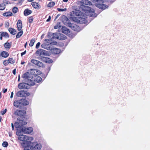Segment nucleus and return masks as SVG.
<instances>
[{
	"label": "nucleus",
	"mask_w": 150,
	"mask_h": 150,
	"mask_svg": "<svg viewBox=\"0 0 150 150\" xmlns=\"http://www.w3.org/2000/svg\"><path fill=\"white\" fill-rule=\"evenodd\" d=\"M22 77L25 79V82L27 83H20L18 86V88L19 89H28L29 88V86H33L35 85V83L33 81V79L31 80L30 78H33V76L30 73L28 72L24 74Z\"/></svg>",
	"instance_id": "nucleus-1"
},
{
	"label": "nucleus",
	"mask_w": 150,
	"mask_h": 150,
	"mask_svg": "<svg viewBox=\"0 0 150 150\" xmlns=\"http://www.w3.org/2000/svg\"><path fill=\"white\" fill-rule=\"evenodd\" d=\"M80 9H82L83 12H81L79 10H76L73 11L71 12V15L72 16H84L85 15L88 14V13L89 12L90 13L89 14V15L91 16H93V13H94V10L90 8L88 6H84L83 8L82 9H81V8Z\"/></svg>",
	"instance_id": "nucleus-2"
},
{
	"label": "nucleus",
	"mask_w": 150,
	"mask_h": 150,
	"mask_svg": "<svg viewBox=\"0 0 150 150\" xmlns=\"http://www.w3.org/2000/svg\"><path fill=\"white\" fill-rule=\"evenodd\" d=\"M90 13L89 12L88 13V14L85 15L84 16H81L79 17H76L75 16H71V17L70 19L71 20H72L75 22L79 23L80 24L86 23L87 22V20L85 18L86 17L87 15L91 17L89 15ZM93 14V17H96V16H95L94 12Z\"/></svg>",
	"instance_id": "nucleus-3"
},
{
	"label": "nucleus",
	"mask_w": 150,
	"mask_h": 150,
	"mask_svg": "<svg viewBox=\"0 0 150 150\" xmlns=\"http://www.w3.org/2000/svg\"><path fill=\"white\" fill-rule=\"evenodd\" d=\"M25 119L24 117H19L18 118V120L19 121L16 122L14 124L15 127L17 128H22V127L24 125H25L27 124V122L24 121Z\"/></svg>",
	"instance_id": "nucleus-4"
},
{
	"label": "nucleus",
	"mask_w": 150,
	"mask_h": 150,
	"mask_svg": "<svg viewBox=\"0 0 150 150\" xmlns=\"http://www.w3.org/2000/svg\"><path fill=\"white\" fill-rule=\"evenodd\" d=\"M95 1L96 2L95 4V6L100 9L104 10L108 7V5L103 4L102 0H95Z\"/></svg>",
	"instance_id": "nucleus-5"
},
{
	"label": "nucleus",
	"mask_w": 150,
	"mask_h": 150,
	"mask_svg": "<svg viewBox=\"0 0 150 150\" xmlns=\"http://www.w3.org/2000/svg\"><path fill=\"white\" fill-rule=\"evenodd\" d=\"M30 149L32 150H40L42 146L40 143L37 142H31L30 143Z\"/></svg>",
	"instance_id": "nucleus-6"
},
{
	"label": "nucleus",
	"mask_w": 150,
	"mask_h": 150,
	"mask_svg": "<svg viewBox=\"0 0 150 150\" xmlns=\"http://www.w3.org/2000/svg\"><path fill=\"white\" fill-rule=\"evenodd\" d=\"M36 54L39 55L41 56H49L50 55V53L42 49H39L38 50Z\"/></svg>",
	"instance_id": "nucleus-7"
},
{
	"label": "nucleus",
	"mask_w": 150,
	"mask_h": 150,
	"mask_svg": "<svg viewBox=\"0 0 150 150\" xmlns=\"http://www.w3.org/2000/svg\"><path fill=\"white\" fill-rule=\"evenodd\" d=\"M33 128L32 127L26 128L25 127H22L21 130L22 132L25 134H29L33 131Z\"/></svg>",
	"instance_id": "nucleus-8"
},
{
	"label": "nucleus",
	"mask_w": 150,
	"mask_h": 150,
	"mask_svg": "<svg viewBox=\"0 0 150 150\" xmlns=\"http://www.w3.org/2000/svg\"><path fill=\"white\" fill-rule=\"evenodd\" d=\"M30 95L29 93L24 91H18L16 93V96L18 97H25L28 96Z\"/></svg>",
	"instance_id": "nucleus-9"
},
{
	"label": "nucleus",
	"mask_w": 150,
	"mask_h": 150,
	"mask_svg": "<svg viewBox=\"0 0 150 150\" xmlns=\"http://www.w3.org/2000/svg\"><path fill=\"white\" fill-rule=\"evenodd\" d=\"M33 76V78H30L31 80H33V81L35 83V82H36L38 83H39L42 80V78L40 76L36 75V76H35L34 74H33L30 73Z\"/></svg>",
	"instance_id": "nucleus-10"
},
{
	"label": "nucleus",
	"mask_w": 150,
	"mask_h": 150,
	"mask_svg": "<svg viewBox=\"0 0 150 150\" xmlns=\"http://www.w3.org/2000/svg\"><path fill=\"white\" fill-rule=\"evenodd\" d=\"M25 113V112L24 110H16L14 113V114L16 115L20 116V117H24L23 115Z\"/></svg>",
	"instance_id": "nucleus-11"
},
{
	"label": "nucleus",
	"mask_w": 150,
	"mask_h": 150,
	"mask_svg": "<svg viewBox=\"0 0 150 150\" xmlns=\"http://www.w3.org/2000/svg\"><path fill=\"white\" fill-rule=\"evenodd\" d=\"M81 2L82 3L81 5L82 6L81 7V9H82L83 6H86L84 5H92L91 2L88 0H82Z\"/></svg>",
	"instance_id": "nucleus-12"
},
{
	"label": "nucleus",
	"mask_w": 150,
	"mask_h": 150,
	"mask_svg": "<svg viewBox=\"0 0 150 150\" xmlns=\"http://www.w3.org/2000/svg\"><path fill=\"white\" fill-rule=\"evenodd\" d=\"M13 105L17 108H21L22 107L21 100L15 101L13 103Z\"/></svg>",
	"instance_id": "nucleus-13"
},
{
	"label": "nucleus",
	"mask_w": 150,
	"mask_h": 150,
	"mask_svg": "<svg viewBox=\"0 0 150 150\" xmlns=\"http://www.w3.org/2000/svg\"><path fill=\"white\" fill-rule=\"evenodd\" d=\"M68 25L69 27H71L72 30L75 31H79V30L78 29L79 26L76 25L72 24L71 23H68Z\"/></svg>",
	"instance_id": "nucleus-14"
},
{
	"label": "nucleus",
	"mask_w": 150,
	"mask_h": 150,
	"mask_svg": "<svg viewBox=\"0 0 150 150\" xmlns=\"http://www.w3.org/2000/svg\"><path fill=\"white\" fill-rule=\"evenodd\" d=\"M62 32L66 35H69L70 33L69 30L67 27H63L62 28Z\"/></svg>",
	"instance_id": "nucleus-15"
},
{
	"label": "nucleus",
	"mask_w": 150,
	"mask_h": 150,
	"mask_svg": "<svg viewBox=\"0 0 150 150\" xmlns=\"http://www.w3.org/2000/svg\"><path fill=\"white\" fill-rule=\"evenodd\" d=\"M17 25L18 30L19 31L21 30L22 27V21L20 20H18Z\"/></svg>",
	"instance_id": "nucleus-16"
},
{
	"label": "nucleus",
	"mask_w": 150,
	"mask_h": 150,
	"mask_svg": "<svg viewBox=\"0 0 150 150\" xmlns=\"http://www.w3.org/2000/svg\"><path fill=\"white\" fill-rule=\"evenodd\" d=\"M16 134L17 135L19 136L18 138V139L21 141H24V135L21 134L20 132H16Z\"/></svg>",
	"instance_id": "nucleus-17"
},
{
	"label": "nucleus",
	"mask_w": 150,
	"mask_h": 150,
	"mask_svg": "<svg viewBox=\"0 0 150 150\" xmlns=\"http://www.w3.org/2000/svg\"><path fill=\"white\" fill-rule=\"evenodd\" d=\"M9 56L8 53L6 51H3L0 54V56L4 58H6Z\"/></svg>",
	"instance_id": "nucleus-18"
},
{
	"label": "nucleus",
	"mask_w": 150,
	"mask_h": 150,
	"mask_svg": "<svg viewBox=\"0 0 150 150\" xmlns=\"http://www.w3.org/2000/svg\"><path fill=\"white\" fill-rule=\"evenodd\" d=\"M58 34L59 35L58 37V39L64 40L66 39V37L63 34L59 33V34Z\"/></svg>",
	"instance_id": "nucleus-19"
},
{
	"label": "nucleus",
	"mask_w": 150,
	"mask_h": 150,
	"mask_svg": "<svg viewBox=\"0 0 150 150\" xmlns=\"http://www.w3.org/2000/svg\"><path fill=\"white\" fill-rule=\"evenodd\" d=\"M8 30L11 34L13 35H15L17 33V31L16 30L11 28H9L8 29Z\"/></svg>",
	"instance_id": "nucleus-20"
},
{
	"label": "nucleus",
	"mask_w": 150,
	"mask_h": 150,
	"mask_svg": "<svg viewBox=\"0 0 150 150\" xmlns=\"http://www.w3.org/2000/svg\"><path fill=\"white\" fill-rule=\"evenodd\" d=\"M22 106L27 105L29 104V102L25 99L21 100Z\"/></svg>",
	"instance_id": "nucleus-21"
},
{
	"label": "nucleus",
	"mask_w": 150,
	"mask_h": 150,
	"mask_svg": "<svg viewBox=\"0 0 150 150\" xmlns=\"http://www.w3.org/2000/svg\"><path fill=\"white\" fill-rule=\"evenodd\" d=\"M32 5L34 8L37 9H39L40 8L39 5L36 2H33Z\"/></svg>",
	"instance_id": "nucleus-22"
},
{
	"label": "nucleus",
	"mask_w": 150,
	"mask_h": 150,
	"mask_svg": "<svg viewBox=\"0 0 150 150\" xmlns=\"http://www.w3.org/2000/svg\"><path fill=\"white\" fill-rule=\"evenodd\" d=\"M11 43L6 42L4 44V47L7 50H9L11 47Z\"/></svg>",
	"instance_id": "nucleus-23"
},
{
	"label": "nucleus",
	"mask_w": 150,
	"mask_h": 150,
	"mask_svg": "<svg viewBox=\"0 0 150 150\" xmlns=\"http://www.w3.org/2000/svg\"><path fill=\"white\" fill-rule=\"evenodd\" d=\"M31 13V11L29 10L28 9V8L25 9L24 12V15L25 16H28Z\"/></svg>",
	"instance_id": "nucleus-24"
},
{
	"label": "nucleus",
	"mask_w": 150,
	"mask_h": 150,
	"mask_svg": "<svg viewBox=\"0 0 150 150\" xmlns=\"http://www.w3.org/2000/svg\"><path fill=\"white\" fill-rule=\"evenodd\" d=\"M24 142L26 141L27 140H29V141H32L33 140V138L32 137H29L28 136L24 135Z\"/></svg>",
	"instance_id": "nucleus-25"
},
{
	"label": "nucleus",
	"mask_w": 150,
	"mask_h": 150,
	"mask_svg": "<svg viewBox=\"0 0 150 150\" xmlns=\"http://www.w3.org/2000/svg\"><path fill=\"white\" fill-rule=\"evenodd\" d=\"M53 50L54 53L55 54H58L61 52V50L57 48H54Z\"/></svg>",
	"instance_id": "nucleus-26"
},
{
	"label": "nucleus",
	"mask_w": 150,
	"mask_h": 150,
	"mask_svg": "<svg viewBox=\"0 0 150 150\" xmlns=\"http://www.w3.org/2000/svg\"><path fill=\"white\" fill-rule=\"evenodd\" d=\"M12 15V12L10 11L4 13L3 14V15L5 16H11Z\"/></svg>",
	"instance_id": "nucleus-27"
},
{
	"label": "nucleus",
	"mask_w": 150,
	"mask_h": 150,
	"mask_svg": "<svg viewBox=\"0 0 150 150\" xmlns=\"http://www.w3.org/2000/svg\"><path fill=\"white\" fill-rule=\"evenodd\" d=\"M23 30H21L18 32L16 35V38H18L23 35Z\"/></svg>",
	"instance_id": "nucleus-28"
},
{
	"label": "nucleus",
	"mask_w": 150,
	"mask_h": 150,
	"mask_svg": "<svg viewBox=\"0 0 150 150\" xmlns=\"http://www.w3.org/2000/svg\"><path fill=\"white\" fill-rule=\"evenodd\" d=\"M47 57L42 56L38 58V59L39 60H40L41 61L45 62H46V61L47 60Z\"/></svg>",
	"instance_id": "nucleus-29"
},
{
	"label": "nucleus",
	"mask_w": 150,
	"mask_h": 150,
	"mask_svg": "<svg viewBox=\"0 0 150 150\" xmlns=\"http://www.w3.org/2000/svg\"><path fill=\"white\" fill-rule=\"evenodd\" d=\"M36 65L40 67H44L43 64L39 61H38V62H37V64H36Z\"/></svg>",
	"instance_id": "nucleus-30"
},
{
	"label": "nucleus",
	"mask_w": 150,
	"mask_h": 150,
	"mask_svg": "<svg viewBox=\"0 0 150 150\" xmlns=\"http://www.w3.org/2000/svg\"><path fill=\"white\" fill-rule=\"evenodd\" d=\"M3 36L6 38H8L9 36L8 34L6 32H2Z\"/></svg>",
	"instance_id": "nucleus-31"
},
{
	"label": "nucleus",
	"mask_w": 150,
	"mask_h": 150,
	"mask_svg": "<svg viewBox=\"0 0 150 150\" xmlns=\"http://www.w3.org/2000/svg\"><path fill=\"white\" fill-rule=\"evenodd\" d=\"M58 34H59L58 33H53L52 34V38H57L58 39V37L59 36V35H58Z\"/></svg>",
	"instance_id": "nucleus-32"
},
{
	"label": "nucleus",
	"mask_w": 150,
	"mask_h": 150,
	"mask_svg": "<svg viewBox=\"0 0 150 150\" xmlns=\"http://www.w3.org/2000/svg\"><path fill=\"white\" fill-rule=\"evenodd\" d=\"M55 4V3L53 2L52 1L50 2L48 4L47 6L51 8L53 7Z\"/></svg>",
	"instance_id": "nucleus-33"
},
{
	"label": "nucleus",
	"mask_w": 150,
	"mask_h": 150,
	"mask_svg": "<svg viewBox=\"0 0 150 150\" xmlns=\"http://www.w3.org/2000/svg\"><path fill=\"white\" fill-rule=\"evenodd\" d=\"M46 49L48 50H52L53 49V48L51 46V45L47 44Z\"/></svg>",
	"instance_id": "nucleus-34"
},
{
	"label": "nucleus",
	"mask_w": 150,
	"mask_h": 150,
	"mask_svg": "<svg viewBox=\"0 0 150 150\" xmlns=\"http://www.w3.org/2000/svg\"><path fill=\"white\" fill-rule=\"evenodd\" d=\"M5 8V5L4 3H2L0 4V10H3Z\"/></svg>",
	"instance_id": "nucleus-35"
},
{
	"label": "nucleus",
	"mask_w": 150,
	"mask_h": 150,
	"mask_svg": "<svg viewBox=\"0 0 150 150\" xmlns=\"http://www.w3.org/2000/svg\"><path fill=\"white\" fill-rule=\"evenodd\" d=\"M9 63L13 64L15 62V61L12 58H9L8 59Z\"/></svg>",
	"instance_id": "nucleus-36"
},
{
	"label": "nucleus",
	"mask_w": 150,
	"mask_h": 150,
	"mask_svg": "<svg viewBox=\"0 0 150 150\" xmlns=\"http://www.w3.org/2000/svg\"><path fill=\"white\" fill-rule=\"evenodd\" d=\"M35 41V39H31V40H30V43L29 44L30 46L31 47L33 46L34 43Z\"/></svg>",
	"instance_id": "nucleus-37"
},
{
	"label": "nucleus",
	"mask_w": 150,
	"mask_h": 150,
	"mask_svg": "<svg viewBox=\"0 0 150 150\" xmlns=\"http://www.w3.org/2000/svg\"><path fill=\"white\" fill-rule=\"evenodd\" d=\"M8 145V143L6 142H4L2 144V146L4 147H6Z\"/></svg>",
	"instance_id": "nucleus-38"
},
{
	"label": "nucleus",
	"mask_w": 150,
	"mask_h": 150,
	"mask_svg": "<svg viewBox=\"0 0 150 150\" xmlns=\"http://www.w3.org/2000/svg\"><path fill=\"white\" fill-rule=\"evenodd\" d=\"M52 62V59L50 58L47 57V60L46 62V63H51Z\"/></svg>",
	"instance_id": "nucleus-39"
},
{
	"label": "nucleus",
	"mask_w": 150,
	"mask_h": 150,
	"mask_svg": "<svg viewBox=\"0 0 150 150\" xmlns=\"http://www.w3.org/2000/svg\"><path fill=\"white\" fill-rule=\"evenodd\" d=\"M24 150H32L30 149V144L25 146L24 148Z\"/></svg>",
	"instance_id": "nucleus-40"
},
{
	"label": "nucleus",
	"mask_w": 150,
	"mask_h": 150,
	"mask_svg": "<svg viewBox=\"0 0 150 150\" xmlns=\"http://www.w3.org/2000/svg\"><path fill=\"white\" fill-rule=\"evenodd\" d=\"M9 63L8 62V60H6L4 61L3 62V64L5 66L7 65Z\"/></svg>",
	"instance_id": "nucleus-41"
},
{
	"label": "nucleus",
	"mask_w": 150,
	"mask_h": 150,
	"mask_svg": "<svg viewBox=\"0 0 150 150\" xmlns=\"http://www.w3.org/2000/svg\"><path fill=\"white\" fill-rule=\"evenodd\" d=\"M31 62L34 64L36 65L37 64V62H38V60L36 59H33L31 60Z\"/></svg>",
	"instance_id": "nucleus-42"
},
{
	"label": "nucleus",
	"mask_w": 150,
	"mask_h": 150,
	"mask_svg": "<svg viewBox=\"0 0 150 150\" xmlns=\"http://www.w3.org/2000/svg\"><path fill=\"white\" fill-rule=\"evenodd\" d=\"M57 10L59 11H66L67 10V9L66 8H57Z\"/></svg>",
	"instance_id": "nucleus-43"
},
{
	"label": "nucleus",
	"mask_w": 150,
	"mask_h": 150,
	"mask_svg": "<svg viewBox=\"0 0 150 150\" xmlns=\"http://www.w3.org/2000/svg\"><path fill=\"white\" fill-rule=\"evenodd\" d=\"M18 10V8L17 7H14L13 9V12L14 13L17 12Z\"/></svg>",
	"instance_id": "nucleus-44"
},
{
	"label": "nucleus",
	"mask_w": 150,
	"mask_h": 150,
	"mask_svg": "<svg viewBox=\"0 0 150 150\" xmlns=\"http://www.w3.org/2000/svg\"><path fill=\"white\" fill-rule=\"evenodd\" d=\"M47 44L44 43L41 45V47L44 49H46Z\"/></svg>",
	"instance_id": "nucleus-45"
},
{
	"label": "nucleus",
	"mask_w": 150,
	"mask_h": 150,
	"mask_svg": "<svg viewBox=\"0 0 150 150\" xmlns=\"http://www.w3.org/2000/svg\"><path fill=\"white\" fill-rule=\"evenodd\" d=\"M33 20V18L32 17H30L28 18V22L30 23H31Z\"/></svg>",
	"instance_id": "nucleus-46"
},
{
	"label": "nucleus",
	"mask_w": 150,
	"mask_h": 150,
	"mask_svg": "<svg viewBox=\"0 0 150 150\" xmlns=\"http://www.w3.org/2000/svg\"><path fill=\"white\" fill-rule=\"evenodd\" d=\"M5 27L8 28L9 27V25L8 22H6L5 24Z\"/></svg>",
	"instance_id": "nucleus-47"
},
{
	"label": "nucleus",
	"mask_w": 150,
	"mask_h": 150,
	"mask_svg": "<svg viewBox=\"0 0 150 150\" xmlns=\"http://www.w3.org/2000/svg\"><path fill=\"white\" fill-rule=\"evenodd\" d=\"M57 44V43L56 41L52 42L50 43V44L51 45H56Z\"/></svg>",
	"instance_id": "nucleus-48"
},
{
	"label": "nucleus",
	"mask_w": 150,
	"mask_h": 150,
	"mask_svg": "<svg viewBox=\"0 0 150 150\" xmlns=\"http://www.w3.org/2000/svg\"><path fill=\"white\" fill-rule=\"evenodd\" d=\"M40 45V42H38L36 44V49H38V48L39 47Z\"/></svg>",
	"instance_id": "nucleus-49"
},
{
	"label": "nucleus",
	"mask_w": 150,
	"mask_h": 150,
	"mask_svg": "<svg viewBox=\"0 0 150 150\" xmlns=\"http://www.w3.org/2000/svg\"><path fill=\"white\" fill-rule=\"evenodd\" d=\"M6 112V109H5L4 110L1 112V113L2 115H4Z\"/></svg>",
	"instance_id": "nucleus-50"
},
{
	"label": "nucleus",
	"mask_w": 150,
	"mask_h": 150,
	"mask_svg": "<svg viewBox=\"0 0 150 150\" xmlns=\"http://www.w3.org/2000/svg\"><path fill=\"white\" fill-rule=\"evenodd\" d=\"M60 26L58 25H57L54 27V29H57L58 28H60Z\"/></svg>",
	"instance_id": "nucleus-51"
},
{
	"label": "nucleus",
	"mask_w": 150,
	"mask_h": 150,
	"mask_svg": "<svg viewBox=\"0 0 150 150\" xmlns=\"http://www.w3.org/2000/svg\"><path fill=\"white\" fill-rule=\"evenodd\" d=\"M31 70L32 71H36L37 72H38L39 73H38V74H41L40 71L39 70L38 71V70L35 69H31Z\"/></svg>",
	"instance_id": "nucleus-52"
},
{
	"label": "nucleus",
	"mask_w": 150,
	"mask_h": 150,
	"mask_svg": "<svg viewBox=\"0 0 150 150\" xmlns=\"http://www.w3.org/2000/svg\"><path fill=\"white\" fill-rule=\"evenodd\" d=\"M26 50H25V51L24 52L21 53V56H22L23 55H24L26 53Z\"/></svg>",
	"instance_id": "nucleus-53"
},
{
	"label": "nucleus",
	"mask_w": 150,
	"mask_h": 150,
	"mask_svg": "<svg viewBox=\"0 0 150 150\" xmlns=\"http://www.w3.org/2000/svg\"><path fill=\"white\" fill-rule=\"evenodd\" d=\"M16 69H14L13 71L12 72H13V74H14V75H15L16 74Z\"/></svg>",
	"instance_id": "nucleus-54"
},
{
	"label": "nucleus",
	"mask_w": 150,
	"mask_h": 150,
	"mask_svg": "<svg viewBox=\"0 0 150 150\" xmlns=\"http://www.w3.org/2000/svg\"><path fill=\"white\" fill-rule=\"evenodd\" d=\"M50 19H51V16H49L48 18L47 19L46 21L47 22H49L50 21Z\"/></svg>",
	"instance_id": "nucleus-55"
},
{
	"label": "nucleus",
	"mask_w": 150,
	"mask_h": 150,
	"mask_svg": "<svg viewBox=\"0 0 150 150\" xmlns=\"http://www.w3.org/2000/svg\"><path fill=\"white\" fill-rule=\"evenodd\" d=\"M13 92H12L11 93L10 98H12L13 97Z\"/></svg>",
	"instance_id": "nucleus-56"
},
{
	"label": "nucleus",
	"mask_w": 150,
	"mask_h": 150,
	"mask_svg": "<svg viewBox=\"0 0 150 150\" xmlns=\"http://www.w3.org/2000/svg\"><path fill=\"white\" fill-rule=\"evenodd\" d=\"M11 126H12V130H13L14 127V125H13V123H11Z\"/></svg>",
	"instance_id": "nucleus-57"
},
{
	"label": "nucleus",
	"mask_w": 150,
	"mask_h": 150,
	"mask_svg": "<svg viewBox=\"0 0 150 150\" xmlns=\"http://www.w3.org/2000/svg\"><path fill=\"white\" fill-rule=\"evenodd\" d=\"M7 89H5V90H4L3 91V92L4 93H5L7 91Z\"/></svg>",
	"instance_id": "nucleus-58"
},
{
	"label": "nucleus",
	"mask_w": 150,
	"mask_h": 150,
	"mask_svg": "<svg viewBox=\"0 0 150 150\" xmlns=\"http://www.w3.org/2000/svg\"><path fill=\"white\" fill-rule=\"evenodd\" d=\"M1 36H3L2 32H0V37Z\"/></svg>",
	"instance_id": "nucleus-59"
},
{
	"label": "nucleus",
	"mask_w": 150,
	"mask_h": 150,
	"mask_svg": "<svg viewBox=\"0 0 150 150\" xmlns=\"http://www.w3.org/2000/svg\"><path fill=\"white\" fill-rule=\"evenodd\" d=\"M68 1V0H63V1L64 2H67Z\"/></svg>",
	"instance_id": "nucleus-60"
},
{
	"label": "nucleus",
	"mask_w": 150,
	"mask_h": 150,
	"mask_svg": "<svg viewBox=\"0 0 150 150\" xmlns=\"http://www.w3.org/2000/svg\"><path fill=\"white\" fill-rule=\"evenodd\" d=\"M20 75H19L18 76V81H20Z\"/></svg>",
	"instance_id": "nucleus-61"
},
{
	"label": "nucleus",
	"mask_w": 150,
	"mask_h": 150,
	"mask_svg": "<svg viewBox=\"0 0 150 150\" xmlns=\"http://www.w3.org/2000/svg\"><path fill=\"white\" fill-rule=\"evenodd\" d=\"M27 45V42H26L25 44V45H24V47L25 48H26V45Z\"/></svg>",
	"instance_id": "nucleus-62"
},
{
	"label": "nucleus",
	"mask_w": 150,
	"mask_h": 150,
	"mask_svg": "<svg viewBox=\"0 0 150 150\" xmlns=\"http://www.w3.org/2000/svg\"><path fill=\"white\" fill-rule=\"evenodd\" d=\"M59 16V15H57V16L56 17V18H55V20L58 18V17Z\"/></svg>",
	"instance_id": "nucleus-63"
},
{
	"label": "nucleus",
	"mask_w": 150,
	"mask_h": 150,
	"mask_svg": "<svg viewBox=\"0 0 150 150\" xmlns=\"http://www.w3.org/2000/svg\"><path fill=\"white\" fill-rule=\"evenodd\" d=\"M25 63V62H21V64H23Z\"/></svg>",
	"instance_id": "nucleus-64"
}]
</instances>
